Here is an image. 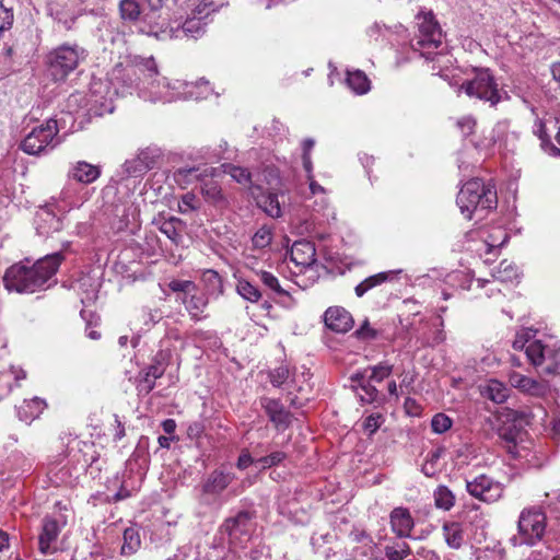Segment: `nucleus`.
Listing matches in <instances>:
<instances>
[{
	"instance_id": "3",
	"label": "nucleus",
	"mask_w": 560,
	"mask_h": 560,
	"mask_svg": "<svg viewBox=\"0 0 560 560\" xmlns=\"http://www.w3.org/2000/svg\"><path fill=\"white\" fill-rule=\"evenodd\" d=\"M218 5L213 1L202 0L194 10V15L187 18L183 24L176 27L165 26L161 22V28L158 32V39L176 38V39H198L201 37L206 30V23L202 22L211 12L217 10Z\"/></svg>"
},
{
	"instance_id": "30",
	"label": "nucleus",
	"mask_w": 560,
	"mask_h": 560,
	"mask_svg": "<svg viewBox=\"0 0 560 560\" xmlns=\"http://www.w3.org/2000/svg\"><path fill=\"white\" fill-rule=\"evenodd\" d=\"M209 296L205 293L196 294L191 292L189 295V300L187 302L186 310L188 311L191 319L200 320L202 318V313L208 305Z\"/></svg>"
},
{
	"instance_id": "43",
	"label": "nucleus",
	"mask_w": 560,
	"mask_h": 560,
	"mask_svg": "<svg viewBox=\"0 0 560 560\" xmlns=\"http://www.w3.org/2000/svg\"><path fill=\"white\" fill-rule=\"evenodd\" d=\"M373 382L368 378L364 384H360V388L364 392V396L361 395L360 399L364 404L382 402L384 396L381 395L378 389L372 384Z\"/></svg>"
},
{
	"instance_id": "14",
	"label": "nucleus",
	"mask_w": 560,
	"mask_h": 560,
	"mask_svg": "<svg viewBox=\"0 0 560 560\" xmlns=\"http://www.w3.org/2000/svg\"><path fill=\"white\" fill-rule=\"evenodd\" d=\"M498 436L501 445L513 457H522L521 451L525 450L522 445L525 441L526 431L515 422L506 421L498 428Z\"/></svg>"
},
{
	"instance_id": "36",
	"label": "nucleus",
	"mask_w": 560,
	"mask_h": 560,
	"mask_svg": "<svg viewBox=\"0 0 560 560\" xmlns=\"http://www.w3.org/2000/svg\"><path fill=\"white\" fill-rule=\"evenodd\" d=\"M560 348H553L546 358V362L539 366V373L542 375H558L560 374Z\"/></svg>"
},
{
	"instance_id": "28",
	"label": "nucleus",
	"mask_w": 560,
	"mask_h": 560,
	"mask_svg": "<svg viewBox=\"0 0 560 560\" xmlns=\"http://www.w3.org/2000/svg\"><path fill=\"white\" fill-rule=\"evenodd\" d=\"M346 82L359 95L368 93L371 89V81L361 70L348 71Z\"/></svg>"
},
{
	"instance_id": "51",
	"label": "nucleus",
	"mask_w": 560,
	"mask_h": 560,
	"mask_svg": "<svg viewBox=\"0 0 560 560\" xmlns=\"http://www.w3.org/2000/svg\"><path fill=\"white\" fill-rule=\"evenodd\" d=\"M383 421L384 417L381 413H373L364 419L362 428L369 436H372L378 430Z\"/></svg>"
},
{
	"instance_id": "37",
	"label": "nucleus",
	"mask_w": 560,
	"mask_h": 560,
	"mask_svg": "<svg viewBox=\"0 0 560 560\" xmlns=\"http://www.w3.org/2000/svg\"><path fill=\"white\" fill-rule=\"evenodd\" d=\"M141 540L139 533L133 528H127L124 532V545L121 546L122 555H131L138 550Z\"/></svg>"
},
{
	"instance_id": "11",
	"label": "nucleus",
	"mask_w": 560,
	"mask_h": 560,
	"mask_svg": "<svg viewBox=\"0 0 560 560\" xmlns=\"http://www.w3.org/2000/svg\"><path fill=\"white\" fill-rule=\"evenodd\" d=\"M164 159V151L156 144H150L139 149L133 159L127 160L124 165V173L129 177H140L149 171L159 166Z\"/></svg>"
},
{
	"instance_id": "29",
	"label": "nucleus",
	"mask_w": 560,
	"mask_h": 560,
	"mask_svg": "<svg viewBox=\"0 0 560 560\" xmlns=\"http://www.w3.org/2000/svg\"><path fill=\"white\" fill-rule=\"evenodd\" d=\"M80 316L85 322V336L91 340H100L102 334L97 328L101 326V316L86 310H82Z\"/></svg>"
},
{
	"instance_id": "39",
	"label": "nucleus",
	"mask_w": 560,
	"mask_h": 560,
	"mask_svg": "<svg viewBox=\"0 0 560 560\" xmlns=\"http://www.w3.org/2000/svg\"><path fill=\"white\" fill-rule=\"evenodd\" d=\"M224 173L229 174L238 184L249 185L252 183V174L245 167L234 164H226L224 165Z\"/></svg>"
},
{
	"instance_id": "53",
	"label": "nucleus",
	"mask_w": 560,
	"mask_h": 560,
	"mask_svg": "<svg viewBox=\"0 0 560 560\" xmlns=\"http://www.w3.org/2000/svg\"><path fill=\"white\" fill-rule=\"evenodd\" d=\"M354 336L360 340H374L378 336V331L370 326L369 319H365L361 326L354 331Z\"/></svg>"
},
{
	"instance_id": "26",
	"label": "nucleus",
	"mask_w": 560,
	"mask_h": 560,
	"mask_svg": "<svg viewBox=\"0 0 560 560\" xmlns=\"http://www.w3.org/2000/svg\"><path fill=\"white\" fill-rule=\"evenodd\" d=\"M443 535L447 546L453 549H459L464 544V529L458 522L444 523Z\"/></svg>"
},
{
	"instance_id": "9",
	"label": "nucleus",
	"mask_w": 560,
	"mask_h": 560,
	"mask_svg": "<svg viewBox=\"0 0 560 560\" xmlns=\"http://www.w3.org/2000/svg\"><path fill=\"white\" fill-rule=\"evenodd\" d=\"M234 479L235 476L232 472L222 469L212 470L200 485L199 504L207 508H221L222 494Z\"/></svg>"
},
{
	"instance_id": "2",
	"label": "nucleus",
	"mask_w": 560,
	"mask_h": 560,
	"mask_svg": "<svg viewBox=\"0 0 560 560\" xmlns=\"http://www.w3.org/2000/svg\"><path fill=\"white\" fill-rule=\"evenodd\" d=\"M456 203L460 213L468 220L477 210L495 209L498 197L495 189L485 184L480 178H471L466 182L457 194Z\"/></svg>"
},
{
	"instance_id": "32",
	"label": "nucleus",
	"mask_w": 560,
	"mask_h": 560,
	"mask_svg": "<svg viewBox=\"0 0 560 560\" xmlns=\"http://www.w3.org/2000/svg\"><path fill=\"white\" fill-rule=\"evenodd\" d=\"M171 361V352L170 350H160L158 351L152 360L151 363L148 365L150 366V372L153 376H163L167 366L170 365Z\"/></svg>"
},
{
	"instance_id": "56",
	"label": "nucleus",
	"mask_w": 560,
	"mask_h": 560,
	"mask_svg": "<svg viewBox=\"0 0 560 560\" xmlns=\"http://www.w3.org/2000/svg\"><path fill=\"white\" fill-rule=\"evenodd\" d=\"M533 334L530 329H522L520 332L516 334V337L513 341V348L515 350H523L526 349L527 343L532 339Z\"/></svg>"
},
{
	"instance_id": "46",
	"label": "nucleus",
	"mask_w": 560,
	"mask_h": 560,
	"mask_svg": "<svg viewBox=\"0 0 560 560\" xmlns=\"http://www.w3.org/2000/svg\"><path fill=\"white\" fill-rule=\"evenodd\" d=\"M287 458V454L281 451H276L270 453L267 456H262L256 459V465L259 466L260 469H267L273 466H278Z\"/></svg>"
},
{
	"instance_id": "57",
	"label": "nucleus",
	"mask_w": 560,
	"mask_h": 560,
	"mask_svg": "<svg viewBox=\"0 0 560 560\" xmlns=\"http://www.w3.org/2000/svg\"><path fill=\"white\" fill-rule=\"evenodd\" d=\"M541 541H544L547 549L550 551H553L557 555L560 553V534L548 532Z\"/></svg>"
},
{
	"instance_id": "1",
	"label": "nucleus",
	"mask_w": 560,
	"mask_h": 560,
	"mask_svg": "<svg viewBox=\"0 0 560 560\" xmlns=\"http://www.w3.org/2000/svg\"><path fill=\"white\" fill-rule=\"evenodd\" d=\"M62 253L46 255L32 262L25 258L10 266L3 275V284L8 291L35 293L57 283L56 273L63 261Z\"/></svg>"
},
{
	"instance_id": "59",
	"label": "nucleus",
	"mask_w": 560,
	"mask_h": 560,
	"mask_svg": "<svg viewBox=\"0 0 560 560\" xmlns=\"http://www.w3.org/2000/svg\"><path fill=\"white\" fill-rule=\"evenodd\" d=\"M256 465V459L252 457V455L248 452H243L237 459V468L241 470H244L248 468L250 465Z\"/></svg>"
},
{
	"instance_id": "17",
	"label": "nucleus",
	"mask_w": 560,
	"mask_h": 560,
	"mask_svg": "<svg viewBox=\"0 0 560 560\" xmlns=\"http://www.w3.org/2000/svg\"><path fill=\"white\" fill-rule=\"evenodd\" d=\"M60 534L58 521L51 516H45L42 521V529L38 535V549L43 555L52 552V544Z\"/></svg>"
},
{
	"instance_id": "48",
	"label": "nucleus",
	"mask_w": 560,
	"mask_h": 560,
	"mask_svg": "<svg viewBox=\"0 0 560 560\" xmlns=\"http://www.w3.org/2000/svg\"><path fill=\"white\" fill-rule=\"evenodd\" d=\"M272 240L271 231L267 226H261L252 237V243L255 248H266L270 245Z\"/></svg>"
},
{
	"instance_id": "7",
	"label": "nucleus",
	"mask_w": 560,
	"mask_h": 560,
	"mask_svg": "<svg viewBox=\"0 0 560 560\" xmlns=\"http://www.w3.org/2000/svg\"><path fill=\"white\" fill-rule=\"evenodd\" d=\"M59 132L56 119L49 118L35 127L21 142L20 148L30 155H39L47 150L56 148L60 140L57 138Z\"/></svg>"
},
{
	"instance_id": "21",
	"label": "nucleus",
	"mask_w": 560,
	"mask_h": 560,
	"mask_svg": "<svg viewBox=\"0 0 560 560\" xmlns=\"http://www.w3.org/2000/svg\"><path fill=\"white\" fill-rule=\"evenodd\" d=\"M100 175V166L90 164L85 161L77 162L68 174L69 178L85 185L94 183Z\"/></svg>"
},
{
	"instance_id": "10",
	"label": "nucleus",
	"mask_w": 560,
	"mask_h": 560,
	"mask_svg": "<svg viewBox=\"0 0 560 560\" xmlns=\"http://www.w3.org/2000/svg\"><path fill=\"white\" fill-rule=\"evenodd\" d=\"M83 54L77 45H61L54 49L47 57L48 69L55 81H62L79 65Z\"/></svg>"
},
{
	"instance_id": "13",
	"label": "nucleus",
	"mask_w": 560,
	"mask_h": 560,
	"mask_svg": "<svg viewBox=\"0 0 560 560\" xmlns=\"http://www.w3.org/2000/svg\"><path fill=\"white\" fill-rule=\"evenodd\" d=\"M466 490L471 497L486 503L498 501L503 493L501 483L486 475H479L472 480H466Z\"/></svg>"
},
{
	"instance_id": "19",
	"label": "nucleus",
	"mask_w": 560,
	"mask_h": 560,
	"mask_svg": "<svg viewBox=\"0 0 560 560\" xmlns=\"http://www.w3.org/2000/svg\"><path fill=\"white\" fill-rule=\"evenodd\" d=\"M290 256L295 265L310 267L316 262L315 245L306 240L296 241L292 245Z\"/></svg>"
},
{
	"instance_id": "31",
	"label": "nucleus",
	"mask_w": 560,
	"mask_h": 560,
	"mask_svg": "<svg viewBox=\"0 0 560 560\" xmlns=\"http://www.w3.org/2000/svg\"><path fill=\"white\" fill-rule=\"evenodd\" d=\"M161 376H153L150 372V366L141 370L136 378V389L138 395L147 396L155 387V381Z\"/></svg>"
},
{
	"instance_id": "54",
	"label": "nucleus",
	"mask_w": 560,
	"mask_h": 560,
	"mask_svg": "<svg viewBox=\"0 0 560 560\" xmlns=\"http://www.w3.org/2000/svg\"><path fill=\"white\" fill-rule=\"evenodd\" d=\"M174 176L176 180L178 182H190L192 178L199 179L201 176V173H199V167H180L176 170L174 173Z\"/></svg>"
},
{
	"instance_id": "50",
	"label": "nucleus",
	"mask_w": 560,
	"mask_h": 560,
	"mask_svg": "<svg viewBox=\"0 0 560 560\" xmlns=\"http://www.w3.org/2000/svg\"><path fill=\"white\" fill-rule=\"evenodd\" d=\"M168 288L171 291L180 293V294H190L191 292L197 291L196 283L190 280L174 279L168 283Z\"/></svg>"
},
{
	"instance_id": "12",
	"label": "nucleus",
	"mask_w": 560,
	"mask_h": 560,
	"mask_svg": "<svg viewBox=\"0 0 560 560\" xmlns=\"http://www.w3.org/2000/svg\"><path fill=\"white\" fill-rule=\"evenodd\" d=\"M255 512L241 510L235 515L226 517L220 526V532L225 534L231 545H241L248 541L252 532V521Z\"/></svg>"
},
{
	"instance_id": "5",
	"label": "nucleus",
	"mask_w": 560,
	"mask_h": 560,
	"mask_svg": "<svg viewBox=\"0 0 560 560\" xmlns=\"http://www.w3.org/2000/svg\"><path fill=\"white\" fill-rule=\"evenodd\" d=\"M418 22L419 35L412 40L415 50L423 49L422 56L432 60L431 55L442 44V28L432 11L419 12L416 16Z\"/></svg>"
},
{
	"instance_id": "20",
	"label": "nucleus",
	"mask_w": 560,
	"mask_h": 560,
	"mask_svg": "<svg viewBox=\"0 0 560 560\" xmlns=\"http://www.w3.org/2000/svg\"><path fill=\"white\" fill-rule=\"evenodd\" d=\"M200 191L206 201L215 208L224 209L229 206L221 186L212 178L202 179Z\"/></svg>"
},
{
	"instance_id": "38",
	"label": "nucleus",
	"mask_w": 560,
	"mask_h": 560,
	"mask_svg": "<svg viewBox=\"0 0 560 560\" xmlns=\"http://www.w3.org/2000/svg\"><path fill=\"white\" fill-rule=\"evenodd\" d=\"M368 372L370 381L373 383H381L393 373V365L383 361L377 365L369 366Z\"/></svg>"
},
{
	"instance_id": "62",
	"label": "nucleus",
	"mask_w": 560,
	"mask_h": 560,
	"mask_svg": "<svg viewBox=\"0 0 560 560\" xmlns=\"http://www.w3.org/2000/svg\"><path fill=\"white\" fill-rule=\"evenodd\" d=\"M369 378V372L368 368L363 372H357L353 375H351L350 380L352 383H355L358 387H360V384H364Z\"/></svg>"
},
{
	"instance_id": "49",
	"label": "nucleus",
	"mask_w": 560,
	"mask_h": 560,
	"mask_svg": "<svg viewBox=\"0 0 560 560\" xmlns=\"http://www.w3.org/2000/svg\"><path fill=\"white\" fill-rule=\"evenodd\" d=\"M452 423V419L445 413H436L431 420V428L433 432L442 434L451 429Z\"/></svg>"
},
{
	"instance_id": "42",
	"label": "nucleus",
	"mask_w": 560,
	"mask_h": 560,
	"mask_svg": "<svg viewBox=\"0 0 560 560\" xmlns=\"http://www.w3.org/2000/svg\"><path fill=\"white\" fill-rule=\"evenodd\" d=\"M257 275L259 276V279L264 285L273 291L276 294L281 296L289 295V292L280 285L278 278L273 273L261 270Z\"/></svg>"
},
{
	"instance_id": "34",
	"label": "nucleus",
	"mask_w": 560,
	"mask_h": 560,
	"mask_svg": "<svg viewBox=\"0 0 560 560\" xmlns=\"http://www.w3.org/2000/svg\"><path fill=\"white\" fill-rule=\"evenodd\" d=\"M435 506L444 511L451 510L455 504V495L446 486H439L433 493Z\"/></svg>"
},
{
	"instance_id": "8",
	"label": "nucleus",
	"mask_w": 560,
	"mask_h": 560,
	"mask_svg": "<svg viewBox=\"0 0 560 560\" xmlns=\"http://www.w3.org/2000/svg\"><path fill=\"white\" fill-rule=\"evenodd\" d=\"M119 16L124 22H139V32L156 38L161 28V22L156 20L154 14L147 4L138 0H120L118 4Z\"/></svg>"
},
{
	"instance_id": "16",
	"label": "nucleus",
	"mask_w": 560,
	"mask_h": 560,
	"mask_svg": "<svg viewBox=\"0 0 560 560\" xmlns=\"http://www.w3.org/2000/svg\"><path fill=\"white\" fill-rule=\"evenodd\" d=\"M260 406L276 428L284 430L290 427L292 415L279 399L262 397Z\"/></svg>"
},
{
	"instance_id": "40",
	"label": "nucleus",
	"mask_w": 560,
	"mask_h": 560,
	"mask_svg": "<svg viewBox=\"0 0 560 560\" xmlns=\"http://www.w3.org/2000/svg\"><path fill=\"white\" fill-rule=\"evenodd\" d=\"M79 452L82 454L83 464L88 467L93 468L100 459V453L93 442H80Z\"/></svg>"
},
{
	"instance_id": "27",
	"label": "nucleus",
	"mask_w": 560,
	"mask_h": 560,
	"mask_svg": "<svg viewBox=\"0 0 560 560\" xmlns=\"http://www.w3.org/2000/svg\"><path fill=\"white\" fill-rule=\"evenodd\" d=\"M257 205L271 218H279L282 213L279 197L276 192H261L257 197Z\"/></svg>"
},
{
	"instance_id": "15",
	"label": "nucleus",
	"mask_w": 560,
	"mask_h": 560,
	"mask_svg": "<svg viewBox=\"0 0 560 560\" xmlns=\"http://www.w3.org/2000/svg\"><path fill=\"white\" fill-rule=\"evenodd\" d=\"M325 326L334 332L345 334L354 324L352 315L342 306H330L324 313Z\"/></svg>"
},
{
	"instance_id": "33",
	"label": "nucleus",
	"mask_w": 560,
	"mask_h": 560,
	"mask_svg": "<svg viewBox=\"0 0 560 560\" xmlns=\"http://www.w3.org/2000/svg\"><path fill=\"white\" fill-rule=\"evenodd\" d=\"M389 277H390V272H380V273L373 275V276L364 279L362 282H360L354 288V292H355L357 296H359V298L363 296L371 289L386 282L389 279Z\"/></svg>"
},
{
	"instance_id": "47",
	"label": "nucleus",
	"mask_w": 560,
	"mask_h": 560,
	"mask_svg": "<svg viewBox=\"0 0 560 560\" xmlns=\"http://www.w3.org/2000/svg\"><path fill=\"white\" fill-rule=\"evenodd\" d=\"M177 224H183V221L178 218L172 217L168 220H165L160 226V231L175 243H177V238L179 237Z\"/></svg>"
},
{
	"instance_id": "58",
	"label": "nucleus",
	"mask_w": 560,
	"mask_h": 560,
	"mask_svg": "<svg viewBox=\"0 0 560 560\" xmlns=\"http://www.w3.org/2000/svg\"><path fill=\"white\" fill-rule=\"evenodd\" d=\"M12 390V377L9 373H0V399Z\"/></svg>"
},
{
	"instance_id": "18",
	"label": "nucleus",
	"mask_w": 560,
	"mask_h": 560,
	"mask_svg": "<svg viewBox=\"0 0 560 560\" xmlns=\"http://www.w3.org/2000/svg\"><path fill=\"white\" fill-rule=\"evenodd\" d=\"M389 517L392 530L397 535V537H410L415 522L408 509L401 506L395 508L390 512Z\"/></svg>"
},
{
	"instance_id": "45",
	"label": "nucleus",
	"mask_w": 560,
	"mask_h": 560,
	"mask_svg": "<svg viewBox=\"0 0 560 560\" xmlns=\"http://www.w3.org/2000/svg\"><path fill=\"white\" fill-rule=\"evenodd\" d=\"M13 22V9L5 7L3 1L0 0V39L12 28Z\"/></svg>"
},
{
	"instance_id": "63",
	"label": "nucleus",
	"mask_w": 560,
	"mask_h": 560,
	"mask_svg": "<svg viewBox=\"0 0 560 560\" xmlns=\"http://www.w3.org/2000/svg\"><path fill=\"white\" fill-rule=\"evenodd\" d=\"M443 448L441 447L430 451L427 455L425 462L435 465L436 462L441 458Z\"/></svg>"
},
{
	"instance_id": "4",
	"label": "nucleus",
	"mask_w": 560,
	"mask_h": 560,
	"mask_svg": "<svg viewBox=\"0 0 560 560\" xmlns=\"http://www.w3.org/2000/svg\"><path fill=\"white\" fill-rule=\"evenodd\" d=\"M474 77L459 85V92L497 106L501 101L498 83L489 68H474Z\"/></svg>"
},
{
	"instance_id": "24",
	"label": "nucleus",
	"mask_w": 560,
	"mask_h": 560,
	"mask_svg": "<svg viewBox=\"0 0 560 560\" xmlns=\"http://www.w3.org/2000/svg\"><path fill=\"white\" fill-rule=\"evenodd\" d=\"M510 382L514 387L534 396H542L546 393V386L544 384L520 373L511 374Z\"/></svg>"
},
{
	"instance_id": "61",
	"label": "nucleus",
	"mask_w": 560,
	"mask_h": 560,
	"mask_svg": "<svg viewBox=\"0 0 560 560\" xmlns=\"http://www.w3.org/2000/svg\"><path fill=\"white\" fill-rule=\"evenodd\" d=\"M385 556L388 560H404L405 555H401L399 550L394 546H386L385 549Z\"/></svg>"
},
{
	"instance_id": "64",
	"label": "nucleus",
	"mask_w": 560,
	"mask_h": 560,
	"mask_svg": "<svg viewBox=\"0 0 560 560\" xmlns=\"http://www.w3.org/2000/svg\"><path fill=\"white\" fill-rule=\"evenodd\" d=\"M44 214L46 215L44 220L50 223L54 231H59L61 226L60 220L54 213L45 212Z\"/></svg>"
},
{
	"instance_id": "44",
	"label": "nucleus",
	"mask_w": 560,
	"mask_h": 560,
	"mask_svg": "<svg viewBox=\"0 0 560 560\" xmlns=\"http://www.w3.org/2000/svg\"><path fill=\"white\" fill-rule=\"evenodd\" d=\"M493 277L501 282L512 281L517 278V268L511 262L503 260L500 262Z\"/></svg>"
},
{
	"instance_id": "35",
	"label": "nucleus",
	"mask_w": 560,
	"mask_h": 560,
	"mask_svg": "<svg viewBox=\"0 0 560 560\" xmlns=\"http://www.w3.org/2000/svg\"><path fill=\"white\" fill-rule=\"evenodd\" d=\"M236 292L246 301L257 303L261 299L259 289L246 279H238Z\"/></svg>"
},
{
	"instance_id": "22",
	"label": "nucleus",
	"mask_w": 560,
	"mask_h": 560,
	"mask_svg": "<svg viewBox=\"0 0 560 560\" xmlns=\"http://www.w3.org/2000/svg\"><path fill=\"white\" fill-rule=\"evenodd\" d=\"M46 407V401L39 397L25 399L23 404L18 407V417L20 420L30 423L38 418Z\"/></svg>"
},
{
	"instance_id": "55",
	"label": "nucleus",
	"mask_w": 560,
	"mask_h": 560,
	"mask_svg": "<svg viewBox=\"0 0 560 560\" xmlns=\"http://www.w3.org/2000/svg\"><path fill=\"white\" fill-rule=\"evenodd\" d=\"M476 125H477L476 119L470 115L464 116L456 121V126L464 137H468V136L472 135L475 131Z\"/></svg>"
},
{
	"instance_id": "23",
	"label": "nucleus",
	"mask_w": 560,
	"mask_h": 560,
	"mask_svg": "<svg viewBox=\"0 0 560 560\" xmlns=\"http://www.w3.org/2000/svg\"><path fill=\"white\" fill-rule=\"evenodd\" d=\"M201 282L203 284L205 294L209 298H219L223 294V279L218 271L206 269L201 273Z\"/></svg>"
},
{
	"instance_id": "52",
	"label": "nucleus",
	"mask_w": 560,
	"mask_h": 560,
	"mask_svg": "<svg viewBox=\"0 0 560 560\" xmlns=\"http://www.w3.org/2000/svg\"><path fill=\"white\" fill-rule=\"evenodd\" d=\"M289 375V368L280 365L269 373V380L275 387H280L288 380Z\"/></svg>"
},
{
	"instance_id": "6",
	"label": "nucleus",
	"mask_w": 560,
	"mask_h": 560,
	"mask_svg": "<svg viewBox=\"0 0 560 560\" xmlns=\"http://www.w3.org/2000/svg\"><path fill=\"white\" fill-rule=\"evenodd\" d=\"M547 515L540 506L525 508L517 521L521 544L535 546L546 535Z\"/></svg>"
},
{
	"instance_id": "41",
	"label": "nucleus",
	"mask_w": 560,
	"mask_h": 560,
	"mask_svg": "<svg viewBox=\"0 0 560 560\" xmlns=\"http://www.w3.org/2000/svg\"><path fill=\"white\" fill-rule=\"evenodd\" d=\"M485 393L486 396L495 404H502L508 398V389L498 381L490 382Z\"/></svg>"
},
{
	"instance_id": "60",
	"label": "nucleus",
	"mask_w": 560,
	"mask_h": 560,
	"mask_svg": "<svg viewBox=\"0 0 560 560\" xmlns=\"http://www.w3.org/2000/svg\"><path fill=\"white\" fill-rule=\"evenodd\" d=\"M509 417H511V419L509 420L510 422H515L517 424H520L518 422L529 424L532 418L530 413L526 411H513L512 413L509 415Z\"/></svg>"
},
{
	"instance_id": "25",
	"label": "nucleus",
	"mask_w": 560,
	"mask_h": 560,
	"mask_svg": "<svg viewBox=\"0 0 560 560\" xmlns=\"http://www.w3.org/2000/svg\"><path fill=\"white\" fill-rule=\"evenodd\" d=\"M553 348L542 345L540 340H534L527 345L525 354L530 364L537 369L546 362V358Z\"/></svg>"
}]
</instances>
